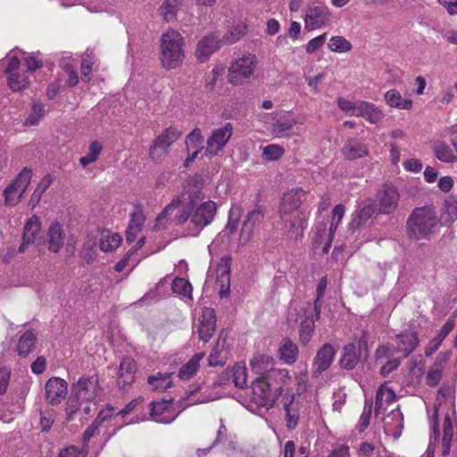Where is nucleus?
<instances>
[{"label": "nucleus", "mask_w": 457, "mask_h": 457, "mask_svg": "<svg viewBox=\"0 0 457 457\" xmlns=\"http://www.w3.org/2000/svg\"><path fill=\"white\" fill-rule=\"evenodd\" d=\"M438 219L434 208L429 206L415 208L407 219L406 232L411 240L428 239L436 231Z\"/></svg>", "instance_id": "1"}, {"label": "nucleus", "mask_w": 457, "mask_h": 457, "mask_svg": "<svg viewBox=\"0 0 457 457\" xmlns=\"http://www.w3.org/2000/svg\"><path fill=\"white\" fill-rule=\"evenodd\" d=\"M184 37L174 29L162 34L160 46V61L162 67L171 70L179 67L185 57Z\"/></svg>", "instance_id": "2"}, {"label": "nucleus", "mask_w": 457, "mask_h": 457, "mask_svg": "<svg viewBox=\"0 0 457 457\" xmlns=\"http://www.w3.org/2000/svg\"><path fill=\"white\" fill-rule=\"evenodd\" d=\"M275 360L267 354H257L250 361L252 370L261 378L279 379L281 384L290 380L287 370L275 369Z\"/></svg>", "instance_id": "3"}, {"label": "nucleus", "mask_w": 457, "mask_h": 457, "mask_svg": "<svg viewBox=\"0 0 457 457\" xmlns=\"http://www.w3.org/2000/svg\"><path fill=\"white\" fill-rule=\"evenodd\" d=\"M195 204L192 200H186L185 198H175L169 204L164 210L157 217V222H161L166 218H172V220L178 224H183L192 217L193 210Z\"/></svg>", "instance_id": "4"}, {"label": "nucleus", "mask_w": 457, "mask_h": 457, "mask_svg": "<svg viewBox=\"0 0 457 457\" xmlns=\"http://www.w3.org/2000/svg\"><path fill=\"white\" fill-rule=\"evenodd\" d=\"M400 194L396 187L389 184H384L377 191L375 204L378 214L389 215L394 213L398 206Z\"/></svg>", "instance_id": "5"}, {"label": "nucleus", "mask_w": 457, "mask_h": 457, "mask_svg": "<svg viewBox=\"0 0 457 457\" xmlns=\"http://www.w3.org/2000/svg\"><path fill=\"white\" fill-rule=\"evenodd\" d=\"M179 131L175 127H169L165 129L154 141L150 146L149 154L154 162L161 161L164 154H167L170 145L176 142L181 136Z\"/></svg>", "instance_id": "6"}, {"label": "nucleus", "mask_w": 457, "mask_h": 457, "mask_svg": "<svg viewBox=\"0 0 457 457\" xmlns=\"http://www.w3.org/2000/svg\"><path fill=\"white\" fill-rule=\"evenodd\" d=\"M32 170L24 168L17 178L4 189V201L8 205H16L30 183Z\"/></svg>", "instance_id": "7"}, {"label": "nucleus", "mask_w": 457, "mask_h": 457, "mask_svg": "<svg viewBox=\"0 0 457 457\" xmlns=\"http://www.w3.org/2000/svg\"><path fill=\"white\" fill-rule=\"evenodd\" d=\"M256 67V57L248 54L236 60L229 67V81L234 85L245 82L253 73Z\"/></svg>", "instance_id": "8"}, {"label": "nucleus", "mask_w": 457, "mask_h": 457, "mask_svg": "<svg viewBox=\"0 0 457 457\" xmlns=\"http://www.w3.org/2000/svg\"><path fill=\"white\" fill-rule=\"evenodd\" d=\"M71 391L75 394L76 397L81 398V401L85 403L94 402L102 392L98 376L81 377L77 383L72 385Z\"/></svg>", "instance_id": "9"}, {"label": "nucleus", "mask_w": 457, "mask_h": 457, "mask_svg": "<svg viewBox=\"0 0 457 457\" xmlns=\"http://www.w3.org/2000/svg\"><path fill=\"white\" fill-rule=\"evenodd\" d=\"M217 213V205L213 201H206L195 205L190 224L194 226L195 235L211 224Z\"/></svg>", "instance_id": "10"}, {"label": "nucleus", "mask_w": 457, "mask_h": 457, "mask_svg": "<svg viewBox=\"0 0 457 457\" xmlns=\"http://www.w3.org/2000/svg\"><path fill=\"white\" fill-rule=\"evenodd\" d=\"M305 197L306 193L301 188L290 190L284 194L279 207V213L283 221L290 223V228L295 227V223L288 220L287 216L298 210Z\"/></svg>", "instance_id": "11"}, {"label": "nucleus", "mask_w": 457, "mask_h": 457, "mask_svg": "<svg viewBox=\"0 0 457 457\" xmlns=\"http://www.w3.org/2000/svg\"><path fill=\"white\" fill-rule=\"evenodd\" d=\"M305 29L312 30L326 26L331 22L328 8L320 3H312L306 12Z\"/></svg>", "instance_id": "12"}, {"label": "nucleus", "mask_w": 457, "mask_h": 457, "mask_svg": "<svg viewBox=\"0 0 457 457\" xmlns=\"http://www.w3.org/2000/svg\"><path fill=\"white\" fill-rule=\"evenodd\" d=\"M419 344L417 332L404 330L395 336V342L389 345V349L399 354L401 358H406L416 349Z\"/></svg>", "instance_id": "13"}, {"label": "nucleus", "mask_w": 457, "mask_h": 457, "mask_svg": "<svg viewBox=\"0 0 457 457\" xmlns=\"http://www.w3.org/2000/svg\"><path fill=\"white\" fill-rule=\"evenodd\" d=\"M233 126L231 123H227L221 128L212 131L210 137L207 139L205 154L212 157L219 154L232 136Z\"/></svg>", "instance_id": "14"}, {"label": "nucleus", "mask_w": 457, "mask_h": 457, "mask_svg": "<svg viewBox=\"0 0 457 457\" xmlns=\"http://www.w3.org/2000/svg\"><path fill=\"white\" fill-rule=\"evenodd\" d=\"M395 353L389 349V345H379L375 352V361L380 365V374L383 377L388 376L396 370L400 363L401 356L395 357Z\"/></svg>", "instance_id": "15"}, {"label": "nucleus", "mask_w": 457, "mask_h": 457, "mask_svg": "<svg viewBox=\"0 0 457 457\" xmlns=\"http://www.w3.org/2000/svg\"><path fill=\"white\" fill-rule=\"evenodd\" d=\"M172 400H162L150 403V417L152 420L168 424L176 420L180 411H176L172 405Z\"/></svg>", "instance_id": "16"}, {"label": "nucleus", "mask_w": 457, "mask_h": 457, "mask_svg": "<svg viewBox=\"0 0 457 457\" xmlns=\"http://www.w3.org/2000/svg\"><path fill=\"white\" fill-rule=\"evenodd\" d=\"M265 378H257L252 384V400L257 405L267 409L273 406L275 398L270 390V386Z\"/></svg>", "instance_id": "17"}, {"label": "nucleus", "mask_w": 457, "mask_h": 457, "mask_svg": "<svg viewBox=\"0 0 457 457\" xmlns=\"http://www.w3.org/2000/svg\"><path fill=\"white\" fill-rule=\"evenodd\" d=\"M337 348L331 344H324L318 351L312 362V376L319 378L333 363Z\"/></svg>", "instance_id": "18"}, {"label": "nucleus", "mask_w": 457, "mask_h": 457, "mask_svg": "<svg viewBox=\"0 0 457 457\" xmlns=\"http://www.w3.org/2000/svg\"><path fill=\"white\" fill-rule=\"evenodd\" d=\"M46 400L52 405L59 404L67 394L68 384L60 378H51L46 383Z\"/></svg>", "instance_id": "19"}, {"label": "nucleus", "mask_w": 457, "mask_h": 457, "mask_svg": "<svg viewBox=\"0 0 457 457\" xmlns=\"http://www.w3.org/2000/svg\"><path fill=\"white\" fill-rule=\"evenodd\" d=\"M378 212L376 204L372 199L364 200L353 214V219L349 223L351 230H356L365 225L375 212Z\"/></svg>", "instance_id": "20"}, {"label": "nucleus", "mask_w": 457, "mask_h": 457, "mask_svg": "<svg viewBox=\"0 0 457 457\" xmlns=\"http://www.w3.org/2000/svg\"><path fill=\"white\" fill-rule=\"evenodd\" d=\"M199 322V338L203 340L204 343H206L212 337L213 333L216 329V316L213 309H204Z\"/></svg>", "instance_id": "21"}, {"label": "nucleus", "mask_w": 457, "mask_h": 457, "mask_svg": "<svg viewBox=\"0 0 457 457\" xmlns=\"http://www.w3.org/2000/svg\"><path fill=\"white\" fill-rule=\"evenodd\" d=\"M448 353H439L434 363L429 367L427 375H426V384L434 387L436 386L443 377V372L446 367Z\"/></svg>", "instance_id": "22"}, {"label": "nucleus", "mask_w": 457, "mask_h": 457, "mask_svg": "<svg viewBox=\"0 0 457 457\" xmlns=\"http://www.w3.org/2000/svg\"><path fill=\"white\" fill-rule=\"evenodd\" d=\"M265 210L262 206H256L248 212L241 229V237L249 241L253 234L254 228L262 223L264 219Z\"/></svg>", "instance_id": "23"}, {"label": "nucleus", "mask_w": 457, "mask_h": 457, "mask_svg": "<svg viewBox=\"0 0 457 457\" xmlns=\"http://www.w3.org/2000/svg\"><path fill=\"white\" fill-rule=\"evenodd\" d=\"M361 342L346 345L343 349V354L340 359V365L347 370H353L361 358Z\"/></svg>", "instance_id": "24"}, {"label": "nucleus", "mask_w": 457, "mask_h": 457, "mask_svg": "<svg viewBox=\"0 0 457 457\" xmlns=\"http://www.w3.org/2000/svg\"><path fill=\"white\" fill-rule=\"evenodd\" d=\"M66 234L63 227L59 222H54L50 225L47 231L48 250L52 253H58L63 246Z\"/></svg>", "instance_id": "25"}, {"label": "nucleus", "mask_w": 457, "mask_h": 457, "mask_svg": "<svg viewBox=\"0 0 457 457\" xmlns=\"http://www.w3.org/2000/svg\"><path fill=\"white\" fill-rule=\"evenodd\" d=\"M341 153L345 159L354 161L369 154L368 145L356 138L348 139L342 147Z\"/></svg>", "instance_id": "26"}, {"label": "nucleus", "mask_w": 457, "mask_h": 457, "mask_svg": "<svg viewBox=\"0 0 457 457\" xmlns=\"http://www.w3.org/2000/svg\"><path fill=\"white\" fill-rule=\"evenodd\" d=\"M354 116L362 117L370 123H378L384 116L383 112L374 104L365 101H358Z\"/></svg>", "instance_id": "27"}, {"label": "nucleus", "mask_w": 457, "mask_h": 457, "mask_svg": "<svg viewBox=\"0 0 457 457\" xmlns=\"http://www.w3.org/2000/svg\"><path fill=\"white\" fill-rule=\"evenodd\" d=\"M136 369V361L131 357L122 359L119 367L118 385L120 387L125 389L126 386L134 382Z\"/></svg>", "instance_id": "28"}, {"label": "nucleus", "mask_w": 457, "mask_h": 457, "mask_svg": "<svg viewBox=\"0 0 457 457\" xmlns=\"http://www.w3.org/2000/svg\"><path fill=\"white\" fill-rule=\"evenodd\" d=\"M41 228V223L37 217L29 219L24 226L22 243L19 247V253H24L26 248L35 243L36 237Z\"/></svg>", "instance_id": "29"}, {"label": "nucleus", "mask_w": 457, "mask_h": 457, "mask_svg": "<svg viewBox=\"0 0 457 457\" xmlns=\"http://www.w3.org/2000/svg\"><path fill=\"white\" fill-rule=\"evenodd\" d=\"M220 48V43L216 37L206 36L201 39L195 49V56L204 62L209 56Z\"/></svg>", "instance_id": "30"}, {"label": "nucleus", "mask_w": 457, "mask_h": 457, "mask_svg": "<svg viewBox=\"0 0 457 457\" xmlns=\"http://www.w3.org/2000/svg\"><path fill=\"white\" fill-rule=\"evenodd\" d=\"M246 368L241 365H235L232 370H226L222 373L220 378V384L232 380L235 386L244 388L246 386Z\"/></svg>", "instance_id": "31"}, {"label": "nucleus", "mask_w": 457, "mask_h": 457, "mask_svg": "<svg viewBox=\"0 0 457 457\" xmlns=\"http://www.w3.org/2000/svg\"><path fill=\"white\" fill-rule=\"evenodd\" d=\"M203 179L200 175H195L188 179L185 187V194L183 198L192 200L193 204L203 199L202 193Z\"/></svg>", "instance_id": "32"}, {"label": "nucleus", "mask_w": 457, "mask_h": 457, "mask_svg": "<svg viewBox=\"0 0 457 457\" xmlns=\"http://www.w3.org/2000/svg\"><path fill=\"white\" fill-rule=\"evenodd\" d=\"M279 359L287 364H293L296 361L299 351L297 345L290 339H283L279 348Z\"/></svg>", "instance_id": "33"}, {"label": "nucleus", "mask_w": 457, "mask_h": 457, "mask_svg": "<svg viewBox=\"0 0 457 457\" xmlns=\"http://www.w3.org/2000/svg\"><path fill=\"white\" fill-rule=\"evenodd\" d=\"M396 398L395 391L387 387L386 385H381L376 393L375 402V413L376 415L385 408V404L393 403Z\"/></svg>", "instance_id": "34"}, {"label": "nucleus", "mask_w": 457, "mask_h": 457, "mask_svg": "<svg viewBox=\"0 0 457 457\" xmlns=\"http://www.w3.org/2000/svg\"><path fill=\"white\" fill-rule=\"evenodd\" d=\"M385 101L389 106L394 108L410 110L412 107V101L403 98L401 94L395 89H390L386 92Z\"/></svg>", "instance_id": "35"}, {"label": "nucleus", "mask_w": 457, "mask_h": 457, "mask_svg": "<svg viewBox=\"0 0 457 457\" xmlns=\"http://www.w3.org/2000/svg\"><path fill=\"white\" fill-rule=\"evenodd\" d=\"M222 332L220 333L215 347L212 350L209 355V365L212 367L223 366L226 362V356L224 353L225 339H221Z\"/></svg>", "instance_id": "36"}, {"label": "nucleus", "mask_w": 457, "mask_h": 457, "mask_svg": "<svg viewBox=\"0 0 457 457\" xmlns=\"http://www.w3.org/2000/svg\"><path fill=\"white\" fill-rule=\"evenodd\" d=\"M37 340L33 330L26 331L19 340L17 351L19 355L26 357L32 350Z\"/></svg>", "instance_id": "37"}, {"label": "nucleus", "mask_w": 457, "mask_h": 457, "mask_svg": "<svg viewBox=\"0 0 457 457\" xmlns=\"http://www.w3.org/2000/svg\"><path fill=\"white\" fill-rule=\"evenodd\" d=\"M114 408L108 407L105 411H102L98 417L94 420V422L85 430L83 434V439L85 442L89 441L96 433L98 431L99 425L108 417L113 414Z\"/></svg>", "instance_id": "38"}, {"label": "nucleus", "mask_w": 457, "mask_h": 457, "mask_svg": "<svg viewBox=\"0 0 457 457\" xmlns=\"http://www.w3.org/2000/svg\"><path fill=\"white\" fill-rule=\"evenodd\" d=\"M434 152L436 158L443 162L451 163L457 161L454 150L445 143L436 144L434 147Z\"/></svg>", "instance_id": "39"}, {"label": "nucleus", "mask_w": 457, "mask_h": 457, "mask_svg": "<svg viewBox=\"0 0 457 457\" xmlns=\"http://www.w3.org/2000/svg\"><path fill=\"white\" fill-rule=\"evenodd\" d=\"M201 354L194 355L186 364H184L179 371V378L187 380L195 375L199 368V361Z\"/></svg>", "instance_id": "40"}, {"label": "nucleus", "mask_w": 457, "mask_h": 457, "mask_svg": "<svg viewBox=\"0 0 457 457\" xmlns=\"http://www.w3.org/2000/svg\"><path fill=\"white\" fill-rule=\"evenodd\" d=\"M295 125V120H278L272 124V132L278 137H288Z\"/></svg>", "instance_id": "41"}, {"label": "nucleus", "mask_w": 457, "mask_h": 457, "mask_svg": "<svg viewBox=\"0 0 457 457\" xmlns=\"http://www.w3.org/2000/svg\"><path fill=\"white\" fill-rule=\"evenodd\" d=\"M179 2V0H165L161 5V14L166 22H170L177 19Z\"/></svg>", "instance_id": "42"}, {"label": "nucleus", "mask_w": 457, "mask_h": 457, "mask_svg": "<svg viewBox=\"0 0 457 457\" xmlns=\"http://www.w3.org/2000/svg\"><path fill=\"white\" fill-rule=\"evenodd\" d=\"M45 116V105L39 101L33 102L31 112L24 121L26 126H36Z\"/></svg>", "instance_id": "43"}, {"label": "nucleus", "mask_w": 457, "mask_h": 457, "mask_svg": "<svg viewBox=\"0 0 457 457\" xmlns=\"http://www.w3.org/2000/svg\"><path fill=\"white\" fill-rule=\"evenodd\" d=\"M314 331V319L313 317L306 318L302 320L299 329V339L303 345L310 342Z\"/></svg>", "instance_id": "44"}, {"label": "nucleus", "mask_w": 457, "mask_h": 457, "mask_svg": "<svg viewBox=\"0 0 457 457\" xmlns=\"http://www.w3.org/2000/svg\"><path fill=\"white\" fill-rule=\"evenodd\" d=\"M8 84L12 91H21L28 87L29 80L25 74L16 71L10 73Z\"/></svg>", "instance_id": "45"}, {"label": "nucleus", "mask_w": 457, "mask_h": 457, "mask_svg": "<svg viewBox=\"0 0 457 457\" xmlns=\"http://www.w3.org/2000/svg\"><path fill=\"white\" fill-rule=\"evenodd\" d=\"M172 291L184 297H191L192 286L188 280L184 278H176L171 284Z\"/></svg>", "instance_id": "46"}, {"label": "nucleus", "mask_w": 457, "mask_h": 457, "mask_svg": "<svg viewBox=\"0 0 457 457\" xmlns=\"http://www.w3.org/2000/svg\"><path fill=\"white\" fill-rule=\"evenodd\" d=\"M147 381L154 390L163 391L170 386V374H159L158 376H151L148 378Z\"/></svg>", "instance_id": "47"}, {"label": "nucleus", "mask_w": 457, "mask_h": 457, "mask_svg": "<svg viewBox=\"0 0 457 457\" xmlns=\"http://www.w3.org/2000/svg\"><path fill=\"white\" fill-rule=\"evenodd\" d=\"M84 403L81 401V398L76 397L75 394L71 391V395H70L67 403H66V419L68 420H72L75 419V415L81 409V404Z\"/></svg>", "instance_id": "48"}, {"label": "nucleus", "mask_w": 457, "mask_h": 457, "mask_svg": "<svg viewBox=\"0 0 457 457\" xmlns=\"http://www.w3.org/2000/svg\"><path fill=\"white\" fill-rule=\"evenodd\" d=\"M328 48L332 52L344 53L348 52L352 49V44L345 37L340 36H334L330 38Z\"/></svg>", "instance_id": "49"}, {"label": "nucleus", "mask_w": 457, "mask_h": 457, "mask_svg": "<svg viewBox=\"0 0 457 457\" xmlns=\"http://www.w3.org/2000/svg\"><path fill=\"white\" fill-rule=\"evenodd\" d=\"M121 242V237L119 234L103 236L100 241L99 247L103 252H112L116 249Z\"/></svg>", "instance_id": "50"}, {"label": "nucleus", "mask_w": 457, "mask_h": 457, "mask_svg": "<svg viewBox=\"0 0 457 457\" xmlns=\"http://www.w3.org/2000/svg\"><path fill=\"white\" fill-rule=\"evenodd\" d=\"M445 215L446 222H453L457 219V200L453 195L447 196L445 200Z\"/></svg>", "instance_id": "51"}, {"label": "nucleus", "mask_w": 457, "mask_h": 457, "mask_svg": "<svg viewBox=\"0 0 457 457\" xmlns=\"http://www.w3.org/2000/svg\"><path fill=\"white\" fill-rule=\"evenodd\" d=\"M284 148L278 145H269L262 149V157L264 160L271 162L278 160L284 154Z\"/></svg>", "instance_id": "52"}, {"label": "nucleus", "mask_w": 457, "mask_h": 457, "mask_svg": "<svg viewBox=\"0 0 457 457\" xmlns=\"http://www.w3.org/2000/svg\"><path fill=\"white\" fill-rule=\"evenodd\" d=\"M95 64V56L87 54L81 61V79L83 82L87 83L91 79L92 67Z\"/></svg>", "instance_id": "53"}, {"label": "nucleus", "mask_w": 457, "mask_h": 457, "mask_svg": "<svg viewBox=\"0 0 457 457\" xmlns=\"http://www.w3.org/2000/svg\"><path fill=\"white\" fill-rule=\"evenodd\" d=\"M145 220V217L143 212V209L141 206L137 205L134 208L133 212L130 215V220L128 227L129 229H142V226Z\"/></svg>", "instance_id": "54"}, {"label": "nucleus", "mask_w": 457, "mask_h": 457, "mask_svg": "<svg viewBox=\"0 0 457 457\" xmlns=\"http://www.w3.org/2000/svg\"><path fill=\"white\" fill-rule=\"evenodd\" d=\"M204 137L201 134V130L197 128L192 130L186 138V145L187 147L189 148L190 146L195 149L202 148L201 145L203 143Z\"/></svg>", "instance_id": "55"}, {"label": "nucleus", "mask_w": 457, "mask_h": 457, "mask_svg": "<svg viewBox=\"0 0 457 457\" xmlns=\"http://www.w3.org/2000/svg\"><path fill=\"white\" fill-rule=\"evenodd\" d=\"M55 414L53 410H45L40 411V427L42 431H48L54 421Z\"/></svg>", "instance_id": "56"}, {"label": "nucleus", "mask_w": 457, "mask_h": 457, "mask_svg": "<svg viewBox=\"0 0 457 457\" xmlns=\"http://www.w3.org/2000/svg\"><path fill=\"white\" fill-rule=\"evenodd\" d=\"M327 37V34L323 33L312 39H311L306 45V52L308 54H313L318 49H320L325 43Z\"/></svg>", "instance_id": "57"}, {"label": "nucleus", "mask_w": 457, "mask_h": 457, "mask_svg": "<svg viewBox=\"0 0 457 457\" xmlns=\"http://www.w3.org/2000/svg\"><path fill=\"white\" fill-rule=\"evenodd\" d=\"M87 451L85 449H78L74 445H70L62 449L58 457H86Z\"/></svg>", "instance_id": "58"}, {"label": "nucleus", "mask_w": 457, "mask_h": 457, "mask_svg": "<svg viewBox=\"0 0 457 457\" xmlns=\"http://www.w3.org/2000/svg\"><path fill=\"white\" fill-rule=\"evenodd\" d=\"M144 402V398L142 396H138L137 398L133 399L131 402L127 403L125 407L120 410L117 415L118 416H126L127 414L137 410V407Z\"/></svg>", "instance_id": "59"}, {"label": "nucleus", "mask_w": 457, "mask_h": 457, "mask_svg": "<svg viewBox=\"0 0 457 457\" xmlns=\"http://www.w3.org/2000/svg\"><path fill=\"white\" fill-rule=\"evenodd\" d=\"M286 415H287V427L288 428H294L298 423V415L292 409L291 404H287L285 406Z\"/></svg>", "instance_id": "60"}, {"label": "nucleus", "mask_w": 457, "mask_h": 457, "mask_svg": "<svg viewBox=\"0 0 457 457\" xmlns=\"http://www.w3.org/2000/svg\"><path fill=\"white\" fill-rule=\"evenodd\" d=\"M337 105L342 111L352 112L351 115L354 116L357 102H352L344 97H339L337 98Z\"/></svg>", "instance_id": "61"}, {"label": "nucleus", "mask_w": 457, "mask_h": 457, "mask_svg": "<svg viewBox=\"0 0 457 457\" xmlns=\"http://www.w3.org/2000/svg\"><path fill=\"white\" fill-rule=\"evenodd\" d=\"M102 145L98 141H93L88 146V152L87 155L91 159V161L96 162L102 153Z\"/></svg>", "instance_id": "62"}, {"label": "nucleus", "mask_w": 457, "mask_h": 457, "mask_svg": "<svg viewBox=\"0 0 457 457\" xmlns=\"http://www.w3.org/2000/svg\"><path fill=\"white\" fill-rule=\"evenodd\" d=\"M11 371L3 368L0 369V394L4 395L8 387L9 380H10Z\"/></svg>", "instance_id": "63"}, {"label": "nucleus", "mask_w": 457, "mask_h": 457, "mask_svg": "<svg viewBox=\"0 0 457 457\" xmlns=\"http://www.w3.org/2000/svg\"><path fill=\"white\" fill-rule=\"evenodd\" d=\"M371 416V407H369V409L366 411L364 409L363 412L361 413L360 417L359 423L357 425V429L359 432H363L370 424V420Z\"/></svg>", "instance_id": "64"}]
</instances>
